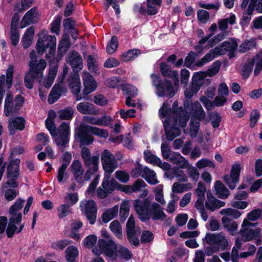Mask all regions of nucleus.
<instances>
[{
    "label": "nucleus",
    "instance_id": "7c9ffc66",
    "mask_svg": "<svg viewBox=\"0 0 262 262\" xmlns=\"http://www.w3.org/2000/svg\"><path fill=\"white\" fill-rule=\"evenodd\" d=\"M25 102V98L20 95H17L14 98V104L12 107V115H16L19 114V111Z\"/></svg>",
    "mask_w": 262,
    "mask_h": 262
},
{
    "label": "nucleus",
    "instance_id": "6e6d98bb",
    "mask_svg": "<svg viewBox=\"0 0 262 262\" xmlns=\"http://www.w3.org/2000/svg\"><path fill=\"white\" fill-rule=\"evenodd\" d=\"M154 235L152 233L148 230L143 231L141 236L140 241L143 244L148 243L154 240Z\"/></svg>",
    "mask_w": 262,
    "mask_h": 262
},
{
    "label": "nucleus",
    "instance_id": "864d4df0",
    "mask_svg": "<svg viewBox=\"0 0 262 262\" xmlns=\"http://www.w3.org/2000/svg\"><path fill=\"white\" fill-rule=\"evenodd\" d=\"M126 232L129 236L133 234L134 232H136L135 230V220L133 215H131L127 220Z\"/></svg>",
    "mask_w": 262,
    "mask_h": 262
},
{
    "label": "nucleus",
    "instance_id": "49530a36",
    "mask_svg": "<svg viewBox=\"0 0 262 262\" xmlns=\"http://www.w3.org/2000/svg\"><path fill=\"white\" fill-rule=\"evenodd\" d=\"M196 54L194 52L190 51L185 58L184 66L191 69L192 64L196 60Z\"/></svg>",
    "mask_w": 262,
    "mask_h": 262
},
{
    "label": "nucleus",
    "instance_id": "c85d7f7f",
    "mask_svg": "<svg viewBox=\"0 0 262 262\" xmlns=\"http://www.w3.org/2000/svg\"><path fill=\"white\" fill-rule=\"evenodd\" d=\"M116 254L117 257L120 259H124L128 261L133 258V255L131 251L123 246H120L118 249H117Z\"/></svg>",
    "mask_w": 262,
    "mask_h": 262
},
{
    "label": "nucleus",
    "instance_id": "1a4fd4ad",
    "mask_svg": "<svg viewBox=\"0 0 262 262\" xmlns=\"http://www.w3.org/2000/svg\"><path fill=\"white\" fill-rule=\"evenodd\" d=\"M98 246L107 257L115 260L117 258L116 254L117 245L112 239L107 241L104 239H99L98 242Z\"/></svg>",
    "mask_w": 262,
    "mask_h": 262
},
{
    "label": "nucleus",
    "instance_id": "2f4dec72",
    "mask_svg": "<svg viewBox=\"0 0 262 262\" xmlns=\"http://www.w3.org/2000/svg\"><path fill=\"white\" fill-rule=\"evenodd\" d=\"M13 106V95L9 93L6 96L4 103V113L6 116H9L11 115L12 112Z\"/></svg>",
    "mask_w": 262,
    "mask_h": 262
},
{
    "label": "nucleus",
    "instance_id": "393cba45",
    "mask_svg": "<svg viewBox=\"0 0 262 262\" xmlns=\"http://www.w3.org/2000/svg\"><path fill=\"white\" fill-rule=\"evenodd\" d=\"M69 87L72 93L78 94L80 92V81L78 76H72L68 79Z\"/></svg>",
    "mask_w": 262,
    "mask_h": 262
},
{
    "label": "nucleus",
    "instance_id": "338daca9",
    "mask_svg": "<svg viewBox=\"0 0 262 262\" xmlns=\"http://www.w3.org/2000/svg\"><path fill=\"white\" fill-rule=\"evenodd\" d=\"M225 38V35L224 33H220L216 36H214L212 38L209 40L208 46L211 47L214 46L216 44L218 43L220 41L223 40Z\"/></svg>",
    "mask_w": 262,
    "mask_h": 262
},
{
    "label": "nucleus",
    "instance_id": "9d476101",
    "mask_svg": "<svg viewBox=\"0 0 262 262\" xmlns=\"http://www.w3.org/2000/svg\"><path fill=\"white\" fill-rule=\"evenodd\" d=\"M101 162L105 173L108 175L117 167V163L114 155L107 149L103 150L101 155Z\"/></svg>",
    "mask_w": 262,
    "mask_h": 262
},
{
    "label": "nucleus",
    "instance_id": "052dcab7",
    "mask_svg": "<svg viewBox=\"0 0 262 262\" xmlns=\"http://www.w3.org/2000/svg\"><path fill=\"white\" fill-rule=\"evenodd\" d=\"M46 126L52 137H55L57 136V134H56V127L55 126L54 120L46 119Z\"/></svg>",
    "mask_w": 262,
    "mask_h": 262
},
{
    "label": "nucleus",
    "instance_id": "c756f323",
    "mask_svg": "<svg viewBox=\"0 0 262 262\" xmlns=\"http://www.w3.org/2000/svg\"><path fill=\"white\" fill-rule=\"evenodd\" d=\"M140 53V51L139 49H134L129 50L121 55V59L125 62L129 61L137 58Z\"/></svg>",
    "mask_w": 262,
    "mask_h": 262
},
{
    "label": "nucleus",
    "instance_id": "69168bd1",
    "mask_svg": "<svg viewBox=\"0 0 262 262\" xmlns=\"http://www.w3.org/2000/svg\"><path fill=\"white\" fill-rule=\"evenodd\" d=\"M261 211L260 209H255L251 211L248 213L247 217L251 221H254L258 220L261 215Z\"/></svg>",
    "mask_w": 262,
    "mask_h": 262
},
{
    "label": "nucleus",
    "instance_id": "09e8293b",
    "mask_svg": "<svg viewBox=\"0 0 262 262\" xmlns=\"http://www.w3.org/2000/svg\"><path fill=\"white\" fill-rule=\"evenodd\" d=\"M71 243V241L67 239H61L52 244L51 247L55 250H63Z\"/></svg>",
    "mask_w": 262,
    "mask_h": 262
},
{
    "label": "nucleus",
    "instance_id": "3c124183",
    "mask_svg": "<svg viewBox=\"0 0 262 262\" xmlns=\"http://www.w3.org/2000/svg\"><path fill=\"white\" fill-rule=\"evenodd\" d=\"M61 17L60 15L56 16L53 21L51 24V31L52 33L59 34Z\"/></svg>",
    "mask_w": 262,
    "mask_h": 262
},
{
    "label": "nucleus",
    "instance_id": "8fccbe9b",
    "mask_svg": "<svg viewBox=\"0 0 262 262\" xmlns=\"http://www.w3.org/2000/svg\"><path fill=\"white\" fill-rule=\"evenodd\" d=\"M205 117V113L204 111L202 106H200L193 112L191 119H192V120H195L200 122L201 121L203 120Z\"/></svg>",
    "mask_w": 262,
    "mask_h": 262
},
{
    "label": "nucleus",
    "instance_id": "a19ab883",
    "mask_svg": "<svg viewBox=\"0 0 262 262\" xmlns=\"http://www.w3.org/2000/svg\"><path fill=\"white\" fill-rule=\"evenodd\" d=\"M14 67L10 65L6 71V83L7 89H10L13 83V75H14Z\"/></svg>",
    "mask_w": 262,
    "mask_h": 262
},
{
    "label": "nucleus",
    "instance_id": "423d86ee",
    "mask_svg": "<svg viewBox=\"0 0 262 262\" xmlns=\"http://www.w3.org/2000/svg\"><path fill=\"white\" fill-rule=\"evenodd\" d=\"M56 45V38L54 35H46L39 37L36 44V51L39 55H42L46 50L49 48V53L46 54V58L55 56Z\"/></svg>",
    "mask_w": 262,
    "mask_h": 262
},
{
    "label": "nucleus",
    "instance_id": "e433bc0d",
    "mask_svg": "<svg viewBox=\"0 0 262 262\" xmlns=\"http://www.w3.org/2000/svg\"><path fill=\"white\" fill-rule=\"evenodd\" d=\"M222 221L224 226L228 230L233 232L237 230V224L236 223L228 217L223 216L222 218Z\"/></svg>",
    "mask_w": 262,
    "mask_h": 262
},
{
    "label": "nucleus",
    "instance_id": "f704fd0d",
    "mask_svg": "<svg viewBox=\"0 0 262 262\" xmlns=\"http://www.w3.org/2000/svg\"><path fill=\"white\" fill-rule=\"evenodd\" d=\"M253 57L255 61H257L254 70V75L257 76L262 71V50Z\"/></svg>",
    "mask_w": 262,
    "mask_h": 262
},
{
    "label": "nucleus",
    "instance_id": "dca6fc26",
    "mask_svg": "<svg viewBox=\"0 0 262 262\" xmlns=\"http://www.w3.org/2000/svg\"><path fill=\"white\" fill-rule=\"evenodd\" d=\"M168 62H162L160 63L159 68L161 73L166 78H171L173 81H179V73L177 71L172 70L170 65Z\"/></svg>",
    "mask_w": 262,
    "mask_h": 262
},
{
    "label": "nucleus",
    "instance_id": "6e6552de",
    "mask_svg": "<svg viewBox=\"0 0 262 262\" xmlns=\"http://www.w3.org/2000/svg\"><path fill=\"white\" fill-rule=\"evenodd\" d=\"M92 126L89 125H80L78 129L75 136L79 139L80 146H88L94 141V137L92 136Z\"/></svg>",
    "mask_w": 262,
    "mask_h": 262
},
{
    "label": "nucleus",
    "instance_id": "39448f33",
    "mask_svg": "<svg viewBox=\"0 0 262 262\" xmlns=\"http://www.w3.org/2000/svg\"><path fill=\"white\" fill-rule=\"evenodd\" d=\"M20 160L19 158L10 160L6 169V177L8 180L4 183V187L17 188L19 183L17 180L20 175L19 165Z\"/></svg>",
    "mask_w": 262,
    "mask_h": 262
},
{
    "label": "nucleus",
    "instance_id": "6ab92c4d",
    "mask_svg": "<svg viewBox=\"0 0 262 262\" xmlns=\"http://www.w3.org/2000/svg\"><path fill=\"white\" fill-rule=\"evenodd\" d=\"M26 120L23 117L17 116L14 118L9 123L8 128L10 134H15V130H23L25 127Z\"/></svg>",
    "mask_w": 262,
    "mask_h": 262
},
{
    "label": "nucleus",
    "instance_id": "13d9d810",
    "mask_svg": "<svg viewBox=\"0 0 262 262\" xmlns=\"http://www.w3.org/2000/svg\"><path fill=\"white\" fill-rule=\"evenodd\" d=\"M196 166L200 169L206 167L214 168L215 167V164L212 161L207 159H202L198 161L196 163Z\"/></svg>",
    "mask_w": 262,
    "mask_h": 262
},
{
    "label": "nucleus",
    "instance_id": "79ce46f5",
    "mask_svg": "<svg viewBox=\"0 0 262 262\" xmlns=\"http://www.w3.org/2000/svg\"><path fill=\"white\" fill-rule=\"evenodd\" d=\"M25 200L20 198L17 199L14 204L9 209V213L11 215H15L17 213L16 212L20 210L25 203Z\"/></svg>",
    "mask_w": 262,
    "mask_h": 262
},
{
    "label": "nucleus",
    "instance_id": "a18cd8bd",
    "mask_svg": "<svg viewBox=\"0 0 262 262\" xmlns=\"http://www.w3.org/2000/svg\"><path fill=\"white\" fill-rule=\"evenodd\" d=\"M177 56L173 54L169 55L166 59V62L174 65V67L180 68L182 65L184 66V61L182 58H179L177 60Z\"/></svg>",
    "mask_w": 262,
    "mask_h": 262
},
{
    "label": "nucleus",
    "instance_id": "58836bf2",
    "mask_svg": "<svg viewBox=\"0 0 262 262\" xmlns=\"http://www.w3.org/2000/svg\"><path fill=\"white\" fill-rule=\"evenodd\" d=\"M59 116L61 120H71L74 116V111L71 107L58 111Z\"/></svg>",
    "mask_w": 262,
    "mask_h": 262
},
{
    "label": "nucleus",
    "instance_id": "ea45409f",
    "mask_svg": "<svg viewBox=\"0 0 262 262\" xmlns=\"http://www.w3.org/2000/svg\"><path fill=\"white\" fill-rule=\"evenodd\" d=\"M3 188L5 191V198L7 201H11L15 199L18 194V191H17L15 188L12 187L4 188V184Z\"/></svg>",
    "mask_w": 262,
    "mask_h": 262
},
{
    "label": "nucleus",
    "instance_id": "72a5a7b5",
    "mask_svg": "<svg viewBox=\"0 0 262 262\" xmlns=\"http://www.w3.org/2000/svg\"><path fill=\"white\" fill-rule=\"evenodd\" d=\"M94 164H91V166H88V168L83 176L84 181H89L92 176L96 173L98 170V164H97L96 158L93 159Z\"/></svg>",
    "mask_w": 262,
    "mask_h": 262
},
{
    "label": "nucleus",
    "instance_id": "20e7f679",
    "mask_svg": "<svg viewBox=\"0 0 262 262\" xmlns=\"http://www.w3.org/2000/svg\"><path fill=\"white\" fill-rule=\"evenodd\" d=\"M152 85L155 86L157 95L160 97L165 96L171 98L175 94L171 82L167 79H161L160 76L155 73L150 75Z\"/></svg>",
    "mask_w": 262,
    "mask_h": 262
},
{
    "label": "nucleus",
    "instance_id": "7ed1b4c3",
    "mask_svg": "<svg viewBox=\"0 0 262 262\" xmlns=\"http://www.w3.org/2000/svg\"><path fill=\"white\" fill-rule=\"evenodd\" d=\"M206 243L210 245L213 246H208L205 248V253L208 256H210L213 253L219 251L227 249L228 242L225 236L222 233H207L205 235Z\"/></svg>",
    "mask_w": 262,
    "mask_h": 262
},
{
    "label": "nucleus",
    "instance_id": "680f3d73",
    "mask_svg": "<svg viewBox=\"0 0 262 262\" xmlns=\"http://www.w3.org/2000/svg\"><path fill=\"white\" fill-rule=\"evenodd\" d=\"M97 240V237L94 234H91L86 236L83 240V243L85 246L91 247L94 246Z\"/></svg>",
    "mask_w": 262,
    "mask_h": 262
},
{
    "label": "nucleus",
    "instance_id": "774afa93",
    "mask_svg": "<svg viewBox=\"0 0 262 262\" xmlns=\"http://www.w3.org/2000/svg\"><path fill=\"white\" fill-rule=\"evenodd\" d=\"M71 171L73 173H79L84 171L81 162L78 160H75L73 161L71 166Z\"/></svg>",
    "mask_w": 262,
    "mask_h": 262
},
{
    "label": "nucleus",
    "instance_id": "f8f14e48",
    "mask_svg": "<svg viewBox=\"0 0 262 262\" xmlns=\"http://www.w3.org/2000/svg\"><path fill=\"white\" fill-rule=\"evenodd\" d=\"M81 211L85 214L91 225L96 222L97 213V207L96 202L93 200H89L84 207L80 205Z\"/></svg>",
    "mask_w": 262,
    "mask_h": 262
},
{
    "label": "nucleus",
    "instance_id": "2eb2a0df",
    "mask_svg": "<svg viewBox=\"0 0 262 262\" xmlns=\"http://www.w3.org/2000/svg\"><path fill=\"white\" fill-rule=\"evenodd\" d=\"M83 81L84 88L82 91V94L84 96L83 98L86 99L84 96L93 92L96 89L97 84L94 77L90 73H88V75L83 78Z\"/></svg>",
    "mask_w": 262,
    "mask_h": 262
},
{
    "label": "nucleus",
    "instance_id": "aec40b11",
    "mask_svg": "<svg viewBox=\"0 0 262 262\" xmlns=\"http://www.w3.org/2000/svg\"><path fill=\"white\" fill-rule=\"evenodd\" d=\"M67 61L71 65L73 70L82 69V58L79 53L76 51L71 52L69 55Z\"/></svg>",
    "mask_w": 262,
    "mask_h": 262
},
{
    "label": "nucleus",
    "instance_id": "0e129e2a",
    "mask_svg": "<svg viewBox=\"0 0 262 262\" xmlns=\"http://www.w3.org/2000/svg\"><path fill=\"white\" fill-rule=\"evenodd\" d=\"M70 206L67 204H61L60 207L58 209V216L62 219L68 216L70 213Z\"/></svg>",
    "mask_w": 262,
    "mask_h": 262
},
{
    "label": "nucleus",
    "instance_id": "9b49d317",
    "mask_svg": "<svg viewBox=\"0 0 262 262\" xmlns=\"http://www.w3.org/2000/svg\"><path fill=\"white\" fill-rule=\"evenodd\" d=\"M56 134L57 136H59L55 139L56 145L64 148L69 142L70 126L66 122H62L59 128H56Z\"/></svg>",
    "mask_w": 262,
    "mask_h": 262
},
{
    "label": "nucleus",
    "instance_id": "4d7b16f0",
    "mask_svg": "<svg viewBox=\"0 0 262 262\" xmlns=\"http://www.w3.org/2000/svg\"><path fill=\"white\" fill-rule=\"evenodd\" d=\"M209 12L205 10L200 9L197 12L198 20L203 24H205L209 19Z\"/></svg>",
    "mask_w": 262,
    "mask_h": 262
},
{
    "label": "nucleus",
    "instance_id": "b1692460",
    "mask_svg": "<svg viewBox=\"0 0 262 262\" xmlns=\"http://www.w3.org/2000/svg\"><path fill=\"white\" fill-rule=\"evenodd\" d=\"M81 155L85 166H91V164H94V163L93 162V159L94 158H96L97 164H99V157L98 156H93V157H91L90 150L88 147H84L82 148Z\"/></svg>",
    "mask_w": 262,
    "mask_h": 262
},
{
    "label": "nucleus",
    "instance_id": "f03ea898",
    "mask_svg": "<svg viewBox=\"0 0 262 262\" xmlns=\"http://www.w3.org/2000/svg\"><path fill=\"white\" fill-rule=\"evenodd\" d=\"M168 103L164 102L161 108L159 110V114L161 118H166V119H172L173 129L178 128L176 125L179 122L180 126L184 127L187 122L189 119V115H188L182 106L178 107L177 101H174L172 108L168 107Z\"/></svg>",
    "mask_w": 262,
    "mask_h": 262
},
{
    "label": "nucleus",
    "instance_id": "e2e57ef3",
    "mask_svg": "<svg viewBox=\"0 0 262 262\" xmlns=\"http://www.w3.org/2000/svg\"><path fill=\"white\" fill-rule=\"evenodd\" d=\"M147 184L142 179H137L134 183L131 185L132 191L133 192H137L139 191L141 188L145 187Z\"/></svg>",
    "mask_w": 262,
    "mask_h": 262
},
{
    "label": "nucleus",
    "instance_id": "473e14b6",
    "mask_svg": "<svg viewBox=\"0 0 262 262\" xmlns=\"http://www.w3.org/2000/svg\"><path fill=\"white\" fill-rule=\"evenodd\" d=\"M129 207L128 202L127 201H125L121 203L119 212L120 221L121 223H124L128 216Z\"/></svg>",
    "mask_w": 262,
    "mask_h": 262
},
{
    "label": "nucleus",
    "instance_id": "de8ad7c7",
    "mask_svg": "<svg viewBox=\"0 0 262 262\" xmlns=\"http://www.w3.org/2000/svg\"><path fill=\"white\" fill-rule=\"evenodd\" d=\"M190 136L191 138H194L196 137L198 133L200 122L191 119L190 122Z\"/></svg>",
    "mask_w": 262,
    "mask_h": 262
},
{
    "label": "nucleus",
    "instance_id": "f257e3e1",
    "mask_svg": "<svg viewBox=\"0 0 262 262\" xmlns=\"http://www.w3.org/2000/svg\"><path fill=\"white\" fill-rule=\"evenodd\" d=\"M134 206L139 219L143 222H147L150 219L154 221H163L166 217L161 205L156 202L151 203L148 198L136 200Z\"/></svg>",
    "mask_w": 262,
    "mask_h": 262
},
{
    "label": "nucleus",
    "instance_id": "4be33fe9",
    "mask_svg": "<svg viewBox=\"0 0 262 262\" xmlns=\"http://www.w3.org/2000/svg\"><path fill=\"white\" fill-rule=\"evenodd\" d=\"M169 161L172 164L178 165L181 168H185L188 165V161L178 152L172 153Z\"/></svg>",
    "mask_w": 262,
    "mask_h": 262
},
{
    "label": "nucleus",
    "instance_id": "c03bdc74",
    "mask_svg": "<svg viewBox=\"0 0 262 262\" xmlns=\"http://www.w3.org/2000/svg\"><path fill=\"white\" fill-rule=\"evenodd\" d=\"M110 230L118 237H122V228L119 222L117 220L113 221L110 225Z\"/></svg>",
    "mask_w": 262,
    "mask_h": 262
},
{
    "label": "nucleus",
    "instance_id": "603ef678",
    "mask_svg": "<svg viewBox=\"0 0 262 262\" xmlns=\"http://www.w3.org/2000/svg\"><path fill=\"white\" fill-rule=\"evenodd\" d=\"M191 188L190 184H180L179 183H174L172 187V190L175 193H182L185 191H187L189 188Z\"/></svg>",
    "mask_w": 262,
    "mask_h": 262
},
{
    "label": "nucleus",
    "instance_id": "4468645a",
    "mask_svg": "<svg viewBox=\"0 0 262 262\" xmlns=\"http://www.w3.org/2000/svg\"><path fill=\"white\" fill-rule=\"evenodd\" d=\"M170 121L171 120L168 119H165L163 122L166 138L167 140L169 141H172L177 136H179L180 133L181 132L179 127L180 126L179 125V122L176 125V127L178 128V129H177L172 128L173 127V124L172 126L170 125ZM181 127L182 126H181Z\"/></svg>",
    "mask_w": 262,
    "mask_h": 262
},
{
    "label": "nucleus",
    "instance_id": "bf43d9fd",
    "mask_svg": "<svg viewBox=\"0 0 262 262\" xmlns=\"http://www.w3.org/2000/svg\"><path fill=\"white\" fill-rule=\"evenodd\" d=\"M106 85L111 88H117L121 85L120 79L118 77H112L106 81Z\"/></svg>",
    "mask_w": 262,
    "mask_h": 262
},
{
    "label": "nucleus",
    "instance_id": "c9c22d12",
    "mask_svg": "<svg viewBox=\"0 0 262 262\" xmlns=\"http://www.w3.org/2000/svg\"><path fill=\"white\" fill-rule=\"evenodd\" d=\"M119 42L116 36L113 35L106 45V50L108 54H113L118 47Z\"/></svg>",
    "mask_w": 262,
    "mask_h": 262
},
{
    "label": "nucleus",
    "instance_id": "f3484780",
    "mask_svg": "<svg viewBox=\"0 0 262 262\" xmlns=\"http://www.w3.org/2000/svg\"><path fill=\"white\" fill-rule=\"evenodd\" d=\"M168 62H162L160 63L159 68L161 73L166 78H171L173 81H179V73L177 71L172 70L170 65Z\"/></svg>",
    "mask_w": 262,
    "mask_h": 262
},
{
    "label": "nucleus",
    "instance_id": "37998d69",
    "mask_svg": "<svg viewBox=\"0 0 262 262\" xmlns=\"http://www.w3.org/2000/svg\"><path fill=\"white\" fill-rule=\"evenodd\" d=\"M256 46V41L253 39L247 40L240 45V51L242 53L248 52L255 48Z\"/></svg>",
    "mask_w": 262,
    "mask_h": 262
},
{
    "label": "nucleus",
    "instance_id": "4c0bfd02",
    "mask_svg": "<svg viewBox=\"0 0 262 262\" xmlns=\"http://www.w3.org/2000/svg\"><path fill=\"white\" fill-rule=\"evenodd\" d=\"M65 253L67 261L75 260L79 253L77 248L73 246H69L66 250Z\"/></svg>",
    "mask_w": 262,
    "mask_h": 262
},
{
    "label": "nucleus",
    "instance_id": "cd10ccee",
    "mask_svg": "<svg viewBox=\"0 0 262 262\" xmlns=\"http://www.w3.org/2000/svg\"><path fill=\"white\" fill-rule=\"evenodd\" d=\"M143 155L144 160L147 163L157 166L161 165V160L156 155L153 154L150 150H145L143 152Z\"/></svg>",
    "mask_w": 262,
    "mask_h": 262
},
{
    "label": "nucleus",
    "instance_id": "0eeeda50",
    "mask_svg": "<svg viewBox=\"0 0 262 262\" xmlns=\"http://www.w3.org/2000/svg\"><path fill=\"white\" fill-rule=\"evenodd\" d=\"M249 226L253 227L254 224L244 220L242 224V229L239 232L241 235V240L244 242L260 237V229L259 227L253 229H250L248 228Z\"/></svg>",
    "mask_w": 262,
    "mask_h": 262
},
{
    "label": "nucleus",
    "instance_id": "ddd939ff",
    "mask_svg": "<svg viewBox=\"0 0 262 262\" xmlns=\"http://www.w3.org/2000/svg\"><path fill=\"white\" fill-rule=\"evenodd\" d=\"M241 172V165L238 163L234 164L231 167L230 176L225 174L223 180L225 183L231 190L236 187V184L238 182Z\"/></svg>",
    "mask_w": 262,
    "mask_h": 262
},
{
    "label": "nucleus",
    "instance_id": "5701e85b",
    "mask_svg": "<svg viewBox=\"0 0 262 262\" xmlns=\"http://www.w3.org/2000/svg\"><path fill=\"white\" fill-rule=\"evenodd\" d=\"M214 189L216 194L220 199H226L230 194L229 190L220 180H217L215 182Z\"/></svg>",
    "mask_w": 262,
    "mask_h": 262
},
{
    "label": "nucleus",
    "instance_id": "5fc2aeb1",
    "mask_svg": "<svg viewBox=\"0 0 262 262\" xmlns=\"http://www.w3.org/2000/svg\"><path fill=\"white\" fill-rule=\"evenodd\" d=\"M115 177L119 181L126 183L129 179V175L126 171L124 170H117L115 172Z\"/></svg>",
    "mask_w": 262,
    "mask_h": 262
},
{
    "label": "nucleus",
    "instance_id": "412c9836",
    "mask_svg": "<svg viewBox=\"0 0 262 262\" xmlns=\"http://www.w3.org/2000/svg\"><path fill=\"white\" fill-rule=\"evenodd\" d=\"M76 107L77 111L82 114L96 115L98 113L94 104L88 102H80Z\"/></svg>",
    "mask_w": 262,
    "mask_h": 262
},
{
    "label": "nucleus",
    "instance_id": "a878e982",
    "mask_svg": "<svg viewBox=\"0 0 262 262\" xmlns=\"http://www.w3.org/2000/svg\"><path fill=\"white\" fill-rule=\"evenodd\" d=\"M255 63V61L253 57L252 58H249L245 63L243 67V69L241 73L242 77L244 79H247L250 77L253 71Z\"/></svg>",
    "mask_w": 262,
    "mask_h": 262
},
{
    "label": "nucleus",
    "instance_id": "bb28decb",
    "mask_svg": "<svg viewBox=\"0 0 262 262\" xmlns=\"http://www.w3.org/2000/svg\"><path fill=\"white\" fill-rule=\"evenodd\" d=\"M62 88L59 84H55L52 89L48 98L49 104H53L61 96Z\"/></svg>",
    "mask_w": 262,
    "mask_h": 262
},
{
    "label": "nucleus",
    "instance_id": "a211bd4d",
    "mask_svg": "<svg viewBox=\"0 0 262 262\" xmlns=\"http://www.w3.org/2000/svg\"><path fill=\"white\" fill-rule=\"evenodd\" d=\"M30 69L25 76H28L31 79L34 80L39 76V72H42L47 66L45 59H41L36 65H29Z\"/></svg>",
    "mask_w": 262,
    "mask_h": 262
}]
</instances>
